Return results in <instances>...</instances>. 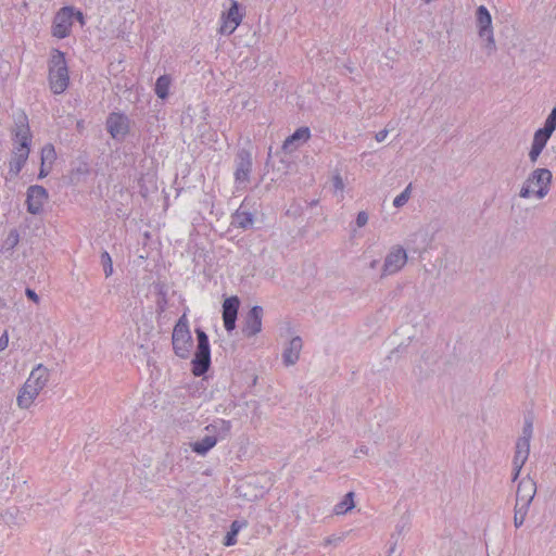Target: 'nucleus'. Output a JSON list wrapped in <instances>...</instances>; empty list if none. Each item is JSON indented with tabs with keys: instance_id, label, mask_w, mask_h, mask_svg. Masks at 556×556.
<instances>
[{
	"instance_id": "obj_15",
	"label": "nucleus",
	"mask_w": 556,
	"mask_h": 556,
	"mask_svg": "<svg viewBox=\"0 0 556 556\" xmlns=\"http://www.w3.org/2000/svg\"><path fill=\"white\" fill-rule=\"evenodd\" d=\"M231 427L230 420L217 418L212 424L205 426L204 431L206 435L215 438L217 443L229 435Z\"/></svg>"
},
{
	"instance_id": "obj_5",
	"label": "nucleus",
	"mask_w": 556,
	"mask_h": 556,
	"mask_svg": "<svg viewBox=\"0 0 556 556\" xmlns=\"http://www.w3.org/2000/svg\"><path fill=\"white\" fill-rule=\"evenodd\" d=\"M476 21L478 26V35L485 40L484 48L488 54H492L496 50V43L492 28V17L489 10L484 5L478 7L476 11Z\"/></svg>"
},
{
	"instance_id": "obj_19",
	"label": "nucleus",
	"mask_w": 556,
	"mask_h": 556,
	"mask_svg": "<svg viewBox=\"0 0 556 556\" xmlns=\"http://www.w3.org/2000/svg\"><path fill=\"white\" fill-rule=\"evenodd\" d=\"M14 144L18 143H31V134L27 123L26 116H23L18 122L15 123L14 129Z\"/></svg>"
},
{
	"instance_id": "obj_13",
	"label": "nucleus",
	"mask_w": 556,
	"mask_h": 556,
	"mask_svg": "<svg viewBox=\"0 0 556 556\" xmlns=\"http://www.w3.org/2000/svg\"><path fill=\"white\" fill-rule=\"evenodd\" d=\"M536 494V482L529 476L523 477L517 486L516 502L530 504Z\"/></svg>"
},
{
	"instance_id": "obj_29",
	"label": "nucleus",
	"mask_w": 556,
	"mask_h": 556,
	"mask_svg": "<svg viewBox=\"0 0 556 556\" xmlns=\"http://www.w3.org/2000/svg\"><path fill=\"white\" fill-rule=\"evenodd\" d=\"M56 160V153L53 144L47 143L41 149V162L43 165L52 167V164Z\"/></svg>"
},
{
	"instance_id": "obj_18",
	"label": "nucleus",
	"mask_w": 556,
	"mask_h": 556,
	"mask_svg": "<svg viewBox=\"0 0 556 556\" xmlns=\"http://www.w3.org/2000/svg\"><path fill=\"white\" fill-rule=\"evenodd\" d=\"M50 379V370L42 364H38L29 374L27 382L42 391Z\"/></svg>"
},
{
	"instance_id": "obj_38",
	"label": "nucleus",
	"mask_w": 556,
	"mask_h": 556,
	"mask_svg": "<svg viewBox=\"0 0 556 556\" xmlns=\"http://www.w3.org/2000/svg\"><path fill=\"white\" fill-rule=\"evenodd\" d=\"M224 326L227 331H232L236 327L237 317H223Z\"/></svg>"
},
{
	"instance_id": "obj_48",
	"label": "nucleus",
	"mask_w": 556,
	"mask_h": 556,
	"mask_svg": "<svg viewBox=\"0 0 556 556\" xmlns=\"http://www.w3.org/2000/svg\"><path fill=\"white\" fill-rule=\"evenodd\" d=\"M74 16H76V18L80 22V23H84V15L80 11H77L75 12L74 11Z\"/></svg>"
},
{
	"instance_id": "obj_27",
	"label": "nucleus",
	"mask_w": 556,
	"mask_h": 556,
	"mask_svg": "<svg viewBox=\"0 0 556 556\" xmlns=\"http://www.w3.org/2000/svg\"><path fill=\"white\" fill-rule=\"evenodd\" d=\"M27 159H28V156H24L21 154L12 155L11 160L9 162V174L12 177L17 176L20 174V172L22 170L23 166L25 165Z\"/></svg>"
},
{
	"instance_id": "obj_7",
	"label": "nucleus",
	"mask_w": 556,
	"mask_h": 556,
	"mask_svg": "<svg viewBox=\"0 0 556 556\" xmlns=\"http://www.w3.org/2000/svg\"><path fill=\"white\" fill-rule=\"evenodd\" d=\"M230 7L222 14L220 34L231 35L243 20V12L237 0H229Z\"/></svg>"
},
{
	"instance_id": "obj_26",
	"label": "nucleus",
	"mask_w": 556,
	"mask_h": 556,
	"mask_svg": "<svg viewBox=\"0 0 556 556\" xmlns=\"http://www.w3.org/2000/svg\"><path fill=\"white\" fill-rule=\"evenodd\" d=\"M240 301L237 296H230L224 301L223 317H237Z\"/></svg>"
},
{
	"instance_id": "obj_41",
	"label": "nucleus",
	"mask_w": 556,
	"mask_h": 556,
	"mask_svg": "<svg viewBox=\"0 0 556 556\" xmlns=\"http://www.w3.org/2000/svg\"><path fill=\"white\" fill-rule=\"evenodd\" d=\"M25 294L29 300L34 301L35 303L39 302V296L33 289L27 288L25 290Z\"/></svg>"
},
{
	"instance_id": "obj_14",
	"label": "nucleus",
	"mask_w": 556,
	"mask_h": 556,
	"mask_svg": "<svg viewBox=\"0 0 556 556\" xmlns=\"http://www.w3.org/2000/svg\"><path fill=\"white\" fill-rule=\"evenodd\" d=\"M311 138V130L308 127L298 128L291 136L286 138L282 144L285 153H292L303 146Z\"/></svg>"
},
{
	"instance_id": "obj_8",
	"label": "nucleus",
	"mask_w": 556,
	"mask_h": 556,
	"mask_svg": "<svg viewBox=\"0 0 556 556\" xmlns=\"http://www.w3.org/2000/svg\"><path fill=\"white\" fill-rule=\"evenodd\" d=\"M74 9L71 7L62 8L55 15L52 25V35L59 39L67 37L73 25Z\"/></svg>"
},
{
	"instance_id": "obj_51",
	"label": "nucleus",
	"mask_w": 556,
	"mask_h": 556,
	"mask_svg": "<svg viewBox=\"0 0 556 556\" xmlns=\"http://www.w3.org/2000/svg\"><path fill=\"white\" fill-rule=\"evenodd\" d=\"M395 551V543L390 547V554Z\"/></svg>"
},
{
	"instance_id": "obj_36",
	"label": "nucleus",
	"mask_w": 556,
	"mask_h": 556,
	"mask_svg": "<svg viewBox=\"0 0 556 556\" xmlns=\"http://www.w3.org/2000/svg\"><path fill=\"white\" fill-rule=\"evenodd\" d=\"M332 185H333V189H334V192H340L341 194L343 193V190H344V182H343V179L342 177L340 176V174H336L333 177H332Z\"/></svg>"
},
{
	"instance_id": "obj_35",
	"label": "nucleus",
	"mask_w": 556,
	"mask_h": 556,
	"mask_svg": "<svg viewBox=\"0 0 556 556\" xmlns=\"http://www.w3.org/2000/svg\"><path fill=\"white\" fill-rule=\"evenodd\" d=\"M530 506H531L530 504L516 502L515 507H514V513L516 515H519V516L521 515L522 517L527 518Z\"/></svg>"
},
{
	"instance_id": "obj_21",
	"label": "nucleus",
	"mask_w": 556,
	"mask_h": 556,
	"mask_svg": "<svg viewBox=\"0 0 556 556\" xmlns=\"http://www.w3.org/2000/svg\"><path fill=\"white\" fill-rule=\"evenodd\" d=\"M530 454V443L526 441L516 442L515 456L513 459V467H517V469H522L523 465L528 460Z\"/></svg>"
},
{
	"instance_id": "obj_23",
	"label": "nucleus",
	"mask_w": 556,
	"mask_h": 556,
	"mask_svg": "<svg viewBox=\"0 0 556 556\" xmlns=\"http://www.w3.org/2000/svg\"><path fill=\"white\" fill-rule=\"evenodd\" d=\"M216 439L210 435H204L201 440L192 442L190 447L192 452L198 455H205L210 450L216 445Z\"/></svg>"
},
{
	"instance_id": "obj_45",
	"label": "nucleus",
	"mask_w": 556,
	"mask_h": 556,
	"mask_svg": "<svg viewBox=\"0 0 556 556\" xmlns=\"http://www.w3.org/2000/svg\"><path fill=\"white\" fill-rule=\"evenodd\" d=\"M387 136H388V130L382 129L376 134L375 138L378 142H382L387 138Z\"/></svg>"
},
{
	"instance_id": "obj_4",
	"label": "nucleus",
	"mask_w": 556,
	"mask_h": 556,
	"mask_svg": "<svg viewBox=\"0 0 556 556\" xmlns=\"http://www.w3.org/2000/svg\"><path fill=\"white\" fill-rule=\"evenodd\" d=\"M197 351L192 359V374L197 377L204 375L211 365V349L208 337L204 330L197 328Z\"/></svg>"
},
{
	"instance_id": "obj_31",
	"label": "nucleus",
	"mask_w": 556,
	"mask_h": 556,
	"mask_svg": "<svg viewBox=\"0 0 556 556\" xmlns=\"http://www.w3.org/2000/svg\"><path fill=\"white\" fill-rule=\"evenodd\" d=\"M20 242V233L16 229H12L4 240L3 247L7 250H13Z\"/></svg>"
},
{
	"instance_id": "obj_2",
	"label": "nucleus",
	"mask_w": 556,
	"mask_h": 556,
	"mask_svg": "<svg viewBox=\"0 0 556 556\" xmlns=\"http://www.w3.org/2000/svg\"><path fill=\"white\" fill-rule=\"evenodd\" d=\"M552 178L553 175L549 169H534L522 184L519 191V197L522 199H529L532 194H534L538 199L545 198L549 192Z\"/></svg>"
},
{
	"instance_id": "obj_3",
	"label": "nucleus",
	"mask_w": 556,
	"mask_h": 556,
	"mask_svg": "<svg viewBox=\"0 0 556 556\" xmlns=\"http://www.w3.org/2000/svg\"><path fill=\"white\" fill-rule=\"evenodd\" d=\"M173 351L176 356L186 359L190 356L193 348V339L189 329V323L186 314H184L176 325L172 333Z\"/></svg>"
},
{
	"instance_id": "obj_22",
	"label": "nucleus",
	"mask_w": 556,
	"mask_h": 556,
	"mask_svg": "<svg viewBox=\"0 0 556 556\" xmlns=\"http://www.w3.org/2000/svg\"><path fill=\"white\" fill-rule=\"evenodd\" d=\"M549 137L543 136L541 132L535 131L532 146L529 152V159L532 163L536 162L538 157L540 156L541 152L545 148L547 140Z\"/></svg>"
},
{
	"instance_id": "obj_44",
	"label": "nucleus",
	"mask_w": 556,
	"mask_h": 556,
	"mask_svg": "<svg viewBox=\"0 0 556 556\" xmlns=\"http://www.w3.org/2000/svg\"><path fill=\"white\" fill-rule=\"evenodd\" d=\"M525 520H526V518H525V517H522L521 515H520V516H519V515H516V514L514 513V526H515L517 529H518V528H520V527L523 525Z\"/></svg>"
},
{
	"instance_id": "obj_28",
	"label": "nucleus",
	"mask_w": 556,
	"mask_h": 556,
	"mask_svg": "<svg viewBox=\"0 0 556 556\" xmlns=\"http://www.w3.org/2000/svg\"><path fill=\"white\" fill-rule=\"evenodd\" d=\"M556 129V106L552 110L547 118L545 119L543 128L538 129L536 131L541 132L543 136L551 137L552 134Z\"/></svg>"
},
{
	"instance_id": "obj_30",
	"label": "nucleus",
	"mask_w": 556,
	"mask_h": 556,
	"mask_svg": "<svg viewBox=\"0 0 556 556\" xmlns=\"http://www.w3.org/2000/svg\"><path fill=\"white\" fill-rule=\"evenodd\" d=\"M101 264H102L105 277L106 278L110 277L113 274V262H112V257L109 254V252L103 251L101 253Z\"/></svg>"
},
{
	"instance_id": "obj_34",
	"label": "nucleus",
	"mask_w": 556,
	"mask_h": 556,
	"mask_svg": "<svg viewBox=\"0 0 556 556\" xmlns=\"http://www.w3.org/2000/svg\"><path fill=\"white\" fill-rule=\"evenodd\" d=\"M29 152H30V144H26V143H18V144H14V149L12 151V155H24V156H29Z\"/></svg>"
},
{
	"instance_id": "obj_17",
	"label": "nucleus",
	"mask_w": 556,
	"mask_h": 556,
	"mask_svg": "<svg viewBox=\"0 0 556 556\" xmlns=\"http://www.w3.org/2000/svg\"><path fill=\"white\" fill-rule=\"evenodd\" d=\"M302 346L303 343L300 337L296 336L290 340L282 352V361L286 366H292L299 361Z\"/></svg>"
},
{
	"instance_id": "obj_11",
	"label": "nucleus",
	"mask_w": 556,
	"mask_h": 556,
	"mask_svg": "<svg viewBox=\"0 0 556 556\" xmlns=\"http://www.w3.org/2000/svg\"><path fill=\"white\" fill-rule=\"evenodd\" d=\"M263 308L254 305L244 318L242 332L247 338L256 336L262 330Z\"/></svg>"
},
{
	"instance_id": "obj_12",
	"label": "nucleus",
	"mask_w": 556,
	"mask_h": 556,
	"mask_svg": "<svg viewBox=\"0 0 556 556\" xmlns=\"http://www.w3.org/2000/svg\"><path fill=\"white\" fill-rule=\"evenodd\" d=\"M106 128L114 139H123L129 130L127 116L121 113H111L106 119Z\"/></svg>"
},
{
	"instance_id": "obj_43",
	"label": "nucleus",
	"mask_w": 556,
	"mask_h": 556,
	"mask_svg": "<svg viewBox=\"0 0 556 556\" xmlns=\"http://www.w3.org/2000/svg\"><path fill=\"white\" fill-rule=\"evenodd\" d=\"M368 454V447L366 445H361L354 451L355 457H361L362 455Z\"/></svg>"
},
{
	"instance_id": "obj_47",
	"label": "nucleus",
	"mask_w": 556,
	"mask_h": 556,
	"mask_svg": "<svg viewBox=\"0 0 556 556\" xmlns=\"http://www.w3.org/2000/svg\"><path fill=\"white\" fill-rule=\"evenodd\" d=\"M520 471L521 469H517V467H514L513 481H516L518 479Z\"/></svg>"
},
{
	"instance_id": "obj_24",
	"label": "nucleus",
	"mask_w": 556,
	"mask_h": 556,
	"mask_svg": "<svg viewBox=\"0 0 556 556\" xmlns=\"http://www.w3.org/2000/svg\"><path fill=\"white\" fill-rule=\"evenodd\" d=\"M355 507L354 503V493H346L342 501L334 505L333 513L336 515H344L348 511L352 510Z\"/></svg>"
},
{
	"instance_id": "obj_16",
	"label": "nucleus",
	"mask_w": 556,
	"mask_h": 556,
	"mask_svg": "<svg viewBox=\"0 0 556 556\" xmlns=\"http://www.w3.org/2000/svg\"><path fill=\"white\" fill-rule=\"evenodd\" d=\"M40 392L41 391L38 390L36 387H34L33 384L25 381L23 387L20 389L17 399H16V403H17L18 407L23 408V409L29 408Z\"/></svg>"
},
{
	"instance_id": "obj_1",
	"label": "nucleus",
	"mask_w": 556,
	"mask_h": 556,
	"mask_svg": "<svg viewBox=\"0 0 556 556\" xmlns=\"http://www.w3.org/2000/svg\"><path fill=\"white\" fill-rule=\"evenodd\" d=\"M70 84L68 68L65 55L54 49L49 60V85L54 94L63 93Z\"/></svg>"
},
{
	"instance_id": "obj_9",
	"label": "nucleus",
	"mask_w": 556,
	"mask_h": 556,
	"mask_svg": "<svg viewBox=\"0 0 556 556\" xmlns=\"http://www.w3.org/2000/svg\"><path fill=\"white\" fill-rule=\"evenodd\" d=\"M236 162L235 180L239 186H245L250 181L253 165L251 152L245 149L240 150L237 153Z\"/></svg>"
},
{
	"instance_id": "obj_33",
	"label": "nucleus",
	"mask_w": 556,
	"mask_h": 556,
	"mask_svg": "<svg viewBox=\"0 0 556 556\" xmlns=\"http://www.w3.org/2000/svg\"><path fill=\"white\" fill-rule=\"evenodd\" d=\"M533 433V426L531 420H526L523 428H522V434L518 438L519 441H526L530 443L531 438Z\"/></svg>"
},
{
	"instance_id": "obj_37",
	"label": "nucleus",
	"mask_w": 556,
	"mask_h": 556,
	"mask_svg": "<svg viewBox=\"0 0 556 556\" xmlns=\"http://www.w3.org/2000/svg\"><path fill=\"white\" fill-rule=\"evenodd\" d=\"M238 534V529H233V530H230L226 536H225V540H224V544L226 546H231L236 543V536Z\"/></svg>"
},
{
	"instance_id": "obj_50",
	"label": "nucleus",
	"mask_w": 556,
	"mask_h": 556,
	"mask_svg": "<svg viewBox=\"0 0 556 556\" xmlns=\"http://www.w3.org/2000/svg\"><path fill=\"white\" fill-rule=\"evenodd\" d=\"M377 263H378V261H376V260H375V261H372V262L370 263V267H371V268H375V267H376V265H377Z\"/></svg>"
},
{
	"instance_id": "obj_39",
	"label": "nucleus",
	"mask_w": 556,
	"mask_h": 556,
	"mask_svg": "<svg viewBox=\"0 0 556 556\" xmlns=\"http://www.w3.org/2000/svg\"><path fill=\"white\" fill-rule=\"evenodd\" d=\"M368 223V214L364 211L359 212L356 216V225L364 227Z\"/></svg>"
},
{
	"instance_id": "obj_25",
	"label": "nucleus",
	"mask_w": 556,
	"mask_h": 556,
	"mask_svg": "<svg viewBox=\"0 0 556 556\" xmlns=\"http://www.w3.org/2000/svg\"><path fill=\"white\" fill-rule=\"evenodd\" d=\"M172 85V78L168 75H162L156 79L155 83V94L160 99H166L169 93V87Z\"/></svg>"
},
{
	"instance_id": "obj_42",
	"label": "nucleus",
	"mask_w": 556,
	"mask_h": 556,
	"mask_svg": "<svg viewBox=\"0 0 556 556\" xmlns=\"http://www.w3.org/2000/svg\"><path fill=\"white\" fill-rule=\"evenodd\" d=\"M50 169H51V167H49L48 165H43V163L41 162L38 177L40 179L45 178L50 173Z\"/></svg>"
},
{
	"instance_id": "obj_40",
	"label": "nucleus",
	"mask_w": 556,
	"mask_h": 556,
	"mask_svg": "<svg viewBox=\"0 0 556 556\" xmlns=\"http://www.w3.org/2000/svg\"><path fill=\"white\" fill-rule=\"evenodd\" d=\"M9 344V336L8 332L4 331L0 337V352L4 351Z\"/></svg>"
},
{
	"instance_id": "obj_49",
	"label": "nucleus",
	"mask_w": 556,
	"mask_h": 556,
	"mask_svg": "<svg viewBox=\"0 0 556 556\" xmlns=\"http://www.w3.org/2000/svg\"><path fill=\"white\" fill-rule=\"evenodd\" d=\"M240 528H241V526L239 525V522H238V521H233V522L231 523V528H230V530L238 529V531H239V530H240Z\"/></svg>"
},
{
	"instance_id": "obj_6",
	"label": "nucleus",
	"mask_w": 556,
	"mask_h": 556,
	"mask_svg": "<svg viewBox=\"0 0 556 556\" xmlns=\"http://www.w3.org/2000/svg\"><path fill=\"white\" fill-rule=\"evenodd\" d=\"M407 260V253L403 247H393L384 258L382 276H389L399 273L406 265Z\"/></svg>"
},
{
	"instance_id": "obj_32",
	"label": "nucleus",
	"mask_w": 556,
	"mask_h": 556,
	"mask_svg": "<svg viewBox=\"0 0 556 556\" xmlns=\"http://www.w3.org/2000/svg\"><path fill=\"white\" fill-rule=\"evenodd\" d=\"M410 197V185H408L399 195L393 200V205L395 207H402L407 203Z\"/></svg>"
},
{
	"instance_id": "obj_20",
	"label": "nucleus",
	"mask_w": 556,
	"mask_h": 556,
	"mask_svg": "<svg viewBox=\"0 0 556 556\" xmlns=\"http://www.w3.org/2000/svg\"><path fill=\"white\" fill-rule=\"evenodd\" d=\"M254 215L243 210L241 205L231 216V225L236 228L248 229L253 226Z\"/></svg>"
},
{
	"instance_id": "obj_46",
	"label": "nucleus",
	"mask_w": 556,
	"mask_h": 556,
	"mask_svg": "<svg viewBox=\"0 0 556 556\" xmlns=\"http://www.w3.org/2000/svg\"><path fill=\"white\" fill-rule=\"evenodd\" d=\"M407 528H408L407 520H403L402 525H397L396 526V531H397L399 534H402Z\"/></svg>"
},
{
	"instance_id": "obj_10",
	"label": "nucleus",
	"mask_w": 556,
	"mask_h": 556,
	"mask_svg": "<svg viewBox=\"0 0 556 556\" xmlns=\"http://www.w3.org/2000/svg\"><path fill=\"white\" fill-rule=\"evenodd\" d=\"M48 200V191L42 186H30L27 189V211L33 214L37 215L41 213L43 204Z\"/></svg>"
}]
</instances>
